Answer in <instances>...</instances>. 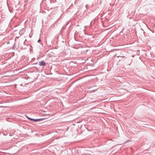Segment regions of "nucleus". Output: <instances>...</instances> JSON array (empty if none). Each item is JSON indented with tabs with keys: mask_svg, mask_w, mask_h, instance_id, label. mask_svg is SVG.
Segmentation results:
<instances>
[{
	"mask_svg": "<svg viewBox=\"0 0 155 155\" xmlns=\"http://www.w3.org/2000/svg\"><path fill=\"white\" fill-rule=\"evenodd\" d=\"M30 120H34L35 121H39L41 120V119H31V118H29Z\"/></svg>",
	"mask_w": 155,
	"mask_h": 155,
	"instance_id": "1",
	"label": "nucleus"
},
{
	"mask_svg": "<svg viewBox=\"0 0 155 155\" xmlns=\"http://www.w3.org/2000/svg\"><path fill=\"white\" fill-rule=\"evenodd\" d=\"M40 65L41 66H45V62L41 61L40 62Z\"/></svg>",
	"mask_w": 155,
	"mask_h": 155,
	"instance_id": "2",
	"label": "nucleus"
},
{
	"mask_svg": "<svg viewBox=\"0 0 155 155\" xmlns=\"http://www.w3.org/2000/svg\"><path fill=\"white\" fill-rule=\"evenodd\" d=\"M40 41V39H39L38 41V42H39Z\"/></svg>",
	"mask_w": 155,
	"mask_h": 155,
	"instance_id": "3",
	"label": "nucleus"
}]
</instances>
